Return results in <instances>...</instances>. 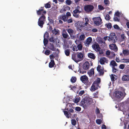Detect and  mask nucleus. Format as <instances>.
<instances>
[{"label": "nucleus", "instance_id": "obj_1", "mask_svg": "<svg viewBox=\"0 0 129 129\" xmlns=\"http://www.w3.org/2000/svg\"><path fill=\"white\" fill-rule=\"evenodd\" d=\"M92 101V98H90L87 96H85L82 100L81 102V103L83 106L87 107L91 103Z\"/></svg>", "mask_w": 129, "mask_h": 129}, {"label": "nucleus", "instance_id": "obj_2", "mask_svg": "<svg viewBox=\"0 0 129 129\" xmlns=\"http://www.w3.org/2000/svg\"><path fill=\"white\" fill-rule=\"evenodd\" d=\"M80 79L82 82L86 86H89L90 85V83L88 82V78L86 75L81 76Z\"/></svg>", "mask_w": 129, "mask_h": 129}, {"label": "nucleus", "instance_id": "obj_3", "mask_svg": "<svg viewBox=\"0 0 129 129\" xmlns=\"http://www.w3.org/2000/svg\"><path fill=\"white\" fill-rule=\"evenodd\" d=\"M92 19L94 24L96 26H99L101 24L102 20L100 17H97L93 18Z\"/></svg>", "mask_w": 129, "mask_h": 129}, {"label": "nucleus", "instance_id": "obj_4", "mask_svg": "<svg viewBox=\"0 0 129 129\" xmlns=\"http://www.w3.org/2000/svg\"><path fill=\"white\" fill-rule=\"evenodd\" d=\"M94 7L91 5H87L84 6V9L85 11L87 13L91 12L93 10Z\"/></svg>", "mask_w": 129, "mask_h": 129}, {"label": "nucleus", "instance_id": "obj_5", "mask_svg": "<svg viewBox=\"0 0 129 129\" xmlns=\"http://www.w3.org/2000/svg\"><path fill=\"white\" fill-rule=\"evenodd\" d=\"M109 38L113 43H115L117 41L116 36L114 33L110 34Z\"/></svg>", "mask_w": 129, "mask_h": 129}, {"label": "nucleus", "instance_id": "obj_6", "mask_svg": "<svg viewBox=\"0 0 129 129\" xmlns=\"http://www.w3.org/2000/svg\"><path fill=\"white\" fill-rule=\"evenodd\" d=\"M97 70L99 73L100 75H103L104 73L103 67H102L100 65H98L97 67Z\"/></svg>", "mask_w": 129, "mask_h": 129}, {"label": "nucleus", "instance_id": "obj_7", "mask_svg": "<svg viewBox=\"0 0 129 129\" xmlns=\"http://www.w3.org/2000/svg\"><path fill=\"white\" fill-rule=\"evenodd\" d=\"M92 47L93 49L96 52H98L101 49V48L99 45L97 43H95V44L92 45Z\"/></svg>", "mask_w": 129, "mask_h": 129}, {"label": "nucleus", "instance_id": "obj_8", "mask_svg": "<svg viewBox=\"0 0 129 129\" xmlns=\"http://www.w3.org/2000/svg\"><path fill=\"white\" fill-rule=\"evenodd\" d=\"M77 57L78 59V62L84 59V54L81 52H77Z\"/></svg>", "mask_w": 129, "mask_h": 129}, {"label": "nucleus", "instance_id": "obj_9", "mask_svg": "<svg viewBox=\"0 0 129 129\" xmlns=\"http://www.w3.org/2000/svg\"><path fill=\"white\" fill-rule=\"evenodd\" d=\"M77 53H75L74 52L72 54V58L76 62H78V59L77 57Z\"/></svg>", "mask_w": 129, "mask_h": 129}, {"label": "nucleus", "instance_id": "obj_10", "mask_svg": "<svg viewBox=\"0 0 129 129\" xmlns=\"http://www.w3.org/2000/svg\"><path fill=\"white\" fill-rule=\"evenodd\" d=\"M123 95V93L121 91H117L115 92V96L118 98H120Z\"/></svg>", "mask_w": 129, "mask_h": 129}, {"label": "nucleus", "instance_id": "obj_11", "mask_svg": "<svg viewBox=\"0 0 129 129\" xmlns=\"http://www.w3.org/2000/svg\"><path fill=\"white\" fill-rule=\"evenodd\" d=\"M109 47L111 49L113 50L115 52H116L118 50V48L115 44H110L109 45Z\"/></svg>", "mask_w": 129, "mask_h": 129}, {"label": "nucleus", "instance_id": "obj_12", "mask_svg": "<svg viewBox=\"0 0 129 129\" xmlns=\"http://www.w3.org/2000/svg\"><path fill=\"white\" fill-rule=\"evenodd\" d=\"M90 64L88 61H86L83 64V67L84 69L86 70L89 69Z\"/></svg>", "mask_w": 129, "mask_h": 129}, {"label": "nucleus", "instance_id": "obj_13", "mask_svg": "<svg viewBox=\"0 0 129 129\" xmlns=\"http://www.w3.org/2000/svg\"><path fill=\"white\" fill-rule=\"evenodd\" d=\"M67 17L65 15H60L58 17V19L63 20L64 22L67 21Z\"/></svg>", "mask_w": 129, "mask_h": 129}, {"label": "nucleus", "instance_id": "obj_14", "mask_svg": "<svg viewBox=\"0 0 129 129\" xmlns=\"http://www.w3.org/2000/svg\"><path fill=\"white\" fill-rule=\"evenodd\" d=\"M98 85H96L95 83H93L90 89V90L91 91H95V90L98 89L97 87L96 86H98Z\"/></svg>", "mask_w": 129, "mask_h": 129}, {"label": "nucleus", "instance_id": "obj_15", "mask_svg": "<svg viewBox=\"0 0 129 129\" xmlns=\"http://www.w3.org/2000/svg\"><path fill=\"white\" fill-rule=\"evenodd\" d=\"M92 39L91 37H89L85 41V44L87 45H89L92 41Z\"/></svg>", "mask_w": 129, "mask_h": 129}, {"label": "nucleus", "instance_id": "obj_16", "mask_svg": "<svg viewBox=\"0 0 129 129\" xmlns=\"http://www.w3.org/2000/svg\"><path fill=\"white\" fill-rule=\"evenodd\" d=\"M49 48L50 50L53 51H55V48L53 44L51 43L50 44Z\"/></svg>", "mask_w": 129, "mask_h": 129}, {"label": "nucleus", "instance_id": "obj_17", "mask_svg": "<svg viewBox=\"0 0 129 129\" xmlns=\"http://www.w3.org/2000/svg\"><path fill=\"white\" fill-rule=\"evenodd\" d=\"M88 56L89 57L93 59H94L95 58V56L94 54L92 53H88Z\"/></svg>", "mask_w": 129, "mask_h": 129}, {"label": "nucleus", "instance_id": "obj_18", "mask_svg": "<svg viewBox=\"0 0 129 129\" xmlns=\"http://www.w3.org/2000/svg\"><path fill=\"white\" fill-rule=\"evenodd\" d=\"M53 33L55 35H59L60 34L59 31L58 29H56L54 28V29L52 30Z\"/></svg>", "mask_w": 129, "mask_h": 129}, {"label": "nucleus", "instance_id": "obj_19", "mask_svg": "<svg viewBox=\"0 0 129 129\" xmlns=\"http://www.w3.org/2000/svg\"><path fill=\"white\" fill-rule=\"evenodd\" d=\"M55 64V63L54 60L53 59L49 63V67L50 68H52L54 67Z\"/></svg>", "mask_w": 129, "mask_h": 129}, {"label": "nucleus", "instance_id": "obj_20", "mask_svg": "<svg viewBox=\"0 0 129 129\" xmlns=\"http://www.w3.org/2000/svg\"><path fill=\"white\" fill-rule=\"evenodd\" d=\"M88 74L90 76H91L93 75L94 74V69L92 68L89 70L88 72Z\"/></svg>", "mask_w": 129, "mask_h": 129}, {"label": "nucleus", "instance_id": "obj_21", "mask_svg": "<svg viewBox=\"0 0 129 129\" xmlns=\"http://www.w3.org/2000/svg\"><path fill=\"white\" fill-rule=\"evenodd\" d=\"M86 70L85 69H84L83 67L79 68L78 71L80 73L84 74L86 72Z\"/></svg>", "mask_w": 129, "mask_h": 129}, {"label": "nucleus", "instance_id": "obj_22", "mask_svg": "<svg viewBox=\"0 0 129 129\" xmlns=\"http://www.w3.org/2000/svg\"><path fill=\"white\" fill-rule=\"evenodd\" d=\"M122 80L123 81H128L129 80V76L125 75L122 78Z\"/></svg>", "mask_w": 129, "mask_h": 129}, {"label": "nucleus", "instance_id": "obj_23", "mask_svg": "<svg viewBox=\"0 0 129 129\" xmlns=\"http://www.w3.org/2000/svg\"><path fill=\"white\" fill-rule=\"evenodd\" d=\"M42 14V15L39 18L38 20H39V21L41 20L43 22L45 21L46 19V17L44 15V14Z\"/></svg>", "mask_w": 129, "mask_h": 129}, {"label": "nucleus", "instance_id": "obj_24", "mask_svg": "<svg viewBox=\"0 0 129 129\" xmlns=\"http://www.w3.org/2000/svg\"><path fill=\"white\" fill-rule=\"evenodd\" d=\"M110 66H112V67H115V66H117V64L116 62L114 60H112L111 61L110 63Z\"/></svg>", "mask_w": 129, "mask_h": 129}, {"label": "nucleus", "instance_id": "obj_25", "mask_svg": "<svg viewBox=\"0 0 129 129\" xmlns=\"http://www.w3.org/2000/svg\"><path fill=\"white\" fill-rule=\"evenodd\" d=\"M38 25L41 28H42L43 27V25L44 23V22L41 20L39 21L38 20Z\"/></svg>", "mask_w": 129, "mask_h": 129}, {"label": "nucleus", "instance_id": "obj_26", "mask_svg": "<svg viewBox=\"0 0 129 129\" xmlns=\"http://www.w3.org/2000/svg\"><path fill=\"white\" fill-rule=\"evenodd\" d=\"M122 52L124 55H127L129 54V50H128L123 49Z\"/></svg>", "mask_w": 129, "mask_h": 129}, {"label": "nucleus", "instance_id": "obj_27", "mask_svg": "<svg viewBox=\"0 0 129 129\" xmlns=\"http://www.w3.org/2000/svg\"><path fill=\"white\" fill-rule=\"evenodd\" d=\"M70 49H67L65 50L64 52L65 54L67 56H69L70 55Z\"/></svg>", "mask_w": 129, "mask_h": 129}, {"label": "nucleus", "instance_id": "obj_28", "mask_svg": "<svg viewBox=\"0 0 129 129\" xmlns=\"http://www.w3.org/2000/svg\"><path fill=\"white\" fill-rule=\"evenodd\" d=\"M100 82L101 79L100 78H98L96 80L94 81L93 83H95L96 85H97L98 86L99 85V84L100 83Z\"/></svg>", "mask_w": 129, "mask_h": 129}, {"label": "nucleus", "instance_id": "obj_29", "mask_svg": "<svg viewBox=\"0 0 129 129\" xmlns=\"http://www.w3.org/2000/svg\"><path fill=\"white\" fill-rule=\"evenodd\" d=\"M106 58L105 57H103L102 58H101L100 61V63L101 64H104L105 62V61L104 59H105Z\"/></svg>", "mask_w": 129, "mask_h": 129}, {"label": "nucleus", "instance_id": "obj_30", "mask_svg": "<svg viewBox=\"0 0 129 129\" xmlns=\"http://www.w3.org/2000/svg\"><path fill=\"white\" fill-rule=\"evenodd\" d=\"M63 112L64 115L66 116V117L68 118H69V115H71V113H69L67 111H64Z\"/></svg>", "mask_w": 129, "mask_h": 129}, {"label": "nucleus", "instance_id": "obj_31", "mask_svg": "<svg viewBox=\"0 0 129 129\" xmlns=\"http://www.w3.org/2000/svg\"><path fill=\"white\" fill-rule=\"evenodd\" d=\"M105 25L108 28V29H110L112 27V24L110 23H107Z\"/></svg>", "mask_w": 129, "mask_h": 129}, {"label": "nucleus", "instance_id": "obj_32", "mask_svg": "<svg viewBox=\"0 0 129 129\" xmlns=\"http://www.w3.org/2000/svg\"><path fill=\"white\" fill-rule=\"evenodd\" d=\"M77 79L75 77H72L71 79V81L72 83H75Z\"/></svg>", "mask_w": 129, "mask_h": 129}, {"label": "nucleus", "instance_id": "obj_33", "mask_svg": "<svg viewBox=\"0 0 129 129\" xmlns=\"http://www.w3.org/2000/svg\"><path fill=\"white\" fill-rule=\"evenodd\" d=\"M48 40L47 39L44 38L43 40V43L44 45L45 46L48 44Z\"/></svg>", "mask_w": 129, "mask_h": 129}, {"label": "nucleus", "instance_id": "obj_34", "mask_svg": "<svg viewBox=\"0 0 129 129\" xmlns=\"http://www.w3.org/2000/svg\"><path fill=\"white\" fill-rule=\"evenodd\" d=\"M42 10V9H39V10L37 11V13L38 15H42V14H43Z\"/></svg>", "mask_w": 129, "mask_h": 129}, {"label": "nucleus", "instance_id": "obj_35", "mask_svg": "<svg viewBox=\"0 0 129 129\" xmlns=\"http://www.w3.org/2000/svg\"><path fill=\"white\" fill-rule=\"evenodd\" d=\"M62 36H63V37L64 38H67L68 37L69 35L66 32H65L64 33H63L62 34Z\"/></svg>", "mask_w": 129, "mask_h": 129}, {"label": "nucleus", "instance_id": "obj_36", "mask_svg": "<svg viewBox=\"0 0 129 129\" xmlns=\"http://www.w3.org/2000/svg\"><path fill=\"white\" fill-rule=\"evenodd\" d=\"M77 47L78 50L81 51V50L82 48V46L81 44H78L77 46Z\"/></svg>", "mask_w": 129, "mask_h": 129}, {"label": "nucleus", "instance_id": "obj_37", "mask_svg": "<svg viewBox=\"0 0 129 129\" xmlns=\"http://www.w3.org/2000/svg\"><path fill=\"white\" fill-rule=\"evenodd\" d=\"M49 37V33L47 32H46L44 35V38H47V39H48Z\"/></svg>", "mask_w": 129, "mask_h": 129}, {"label": "nucleus", "instance_id": "obj_38", "mask_svg": "<svg viewBox=\"0 0 129 129\" xmlns=\"http://www.w3.org/2000/svg\"><path fill=\"white\" fill-rule=\"evenodd\" d=\"M85 38V36L84 34L81 35L79 37L80 39L81 40H84Z\"/></svg>", "mask_w": 129, "mask_h": 129}, {"label": "nucleus", "instance_id": "obj_39", "mask_svg": "<svg viewBox=\"0 0 129 129\" xmlns=\"http://www.w3.org/2000/svg\"><path fill=\"white\" fill-rule=\"evenodd\" d=\"M112 71L113 73H115L117 71H118V70L116 69L115 67H112Z\"/></svg>", "mask_w": 129, "mask_h": 129}, {"label": "nucleus", "instance_id": "obj_40", "mask_svg": "<svg viewBox=\"0 0 129 129\" xmlns=\"http://www.w3.org/2000/svg\"><path fill=\"white\" fill-rule=\"evenodd\" d=\"M72 124L73 125H75L76 124V121L75 119H73L71 120Z\"/></svg>", "mask_w": 129, "mask_h": 129}, {"label": "nucleus", "instance_id": "obj_41", "mask_svg": "<svg viewBox=\"0 0 129 129\" xmlns=\"http://www.w3.org/2000/svg\"><path fill=\"white\" fill-rule=\"evenodd\" d=\"M49 40L50 42H52L53 43H54L55 42L54 40V38L53 37H52L50 38L49 39Z\"/></svg>", "mask_w": 129, "mask_h": 129}, {"label": "nucleus", "instance_id": "obj_42", "mask_svg": "<svg viewBox=\"0 0 129 129\" xmlns=\"http://www.w3.org/2000/svg\"><path fill=\"white\" fill-rule=\"evenodd\" d=\"M51 6L48 3H46L45 6L46 8H49L51 7Z\"/></svg>", "mask_w": 129, "mask_h": 129}, {"label": "nucleus", "instance_id": "obj_43", "mask_svg": "<svg viewBox=\"0 0 129 129\" xmlns=\"http://www.w3.org/2000/svg\"><path fill=\"white\" fill-rule=\"evenodd\" d=\"M105 18L106 20H108L110 19V17L108 14H107L106 15Z\"/></svg>", "mask_w": 129, "mask_h": 129}, {"label": "nucleus", "instance_id": "obj_44", "mask_svg": "<svg viewBox=\"0 0 129 129\" xmlns=\"http://www.w3.org/2000/svg\"><path fill=\"white\" fill-rule=\"evenodd\" d=\"M102 122V120L100 119H97L96 121V123L98 124H101Z\"/></svg>", "mask_w": 129, "mask_h": 129}, {"label": "nucleus", "instance_id": "obj_45", "mask_svg": "<svg viewBox=\"0 0 129 129\" xmlns=\"http://www.w3.org/2000/svg\"><path fill=\"white\" fill-rule=\"evenodd\" d=\"M68 23H70L73 22V20L71 18L70 19H68V18L67 17V21Z\"/></svg>", "mask_w": 129, "mask_h": 129}, {"label": "nucleus", "instance_id": "obj_46", "mask_svg": "<svg viewBox=\"0 0 129 129\" xmlns=\"http://www.w3.org/2000/svg\"><path fill=\"white\" fill-rule=\"evenodd\" d=\"M50 50H47L45 51L44 53L46 55H48L50 54Z\"/></svg>", "mask_w": 129, "mask_h": 129}, {"label": "nucleus", "instance_id": "obj_47", "mask_svg": "<svg viewBox=\"0 0 129 129\" xmlns=\"http://www.w3.org/2000/svg\"><path fill=\"white\" fill-rule=\"evenodd\" d=\"M104 3L107 6L110 4V2L109 0H104Z\"/></svg>", "mask_w": 129, "mask_h": 129}, {"label": "nucleus", "instance_id": "obj_48", "mask_svg": "<svg viewBox=\"0 0 129 129\" xmlns=\"http://www.w3.org/2000/svg\"><path fill=\"white\" fill-rule=\"evenodd\" d=\"M79 23V22H78L75 23V25L77 27L80 28L82 26V25H80Z\"/></svg>", "mask_w": 129, "mask_h": 129}, {"label": "nucleus", "instance_id": "obj_49", "mask_svg": "<svg viewBox=\"0 0 129 129\" xmlns=\"http://www.w3.org/2000/svg\"><path fill=\"white\" fill-rule=\"evenodd\" d=\"M66 3L68 5H70L72 4V1L70 0H67L66 1Z\"/></svg>", "mask_w": 129, "mask_h": 129}, {"label": "nucleus", "instance_id": "obj_50", "mask_svg": "<svg viewBox=\"0 0 129 129\" xmlns=\"http://www.w3.org/2000/svg\"><path fill=\"white\" fill-rule=\"evenodd\" d=\"M80 99L79 98H77L75 99L74 100V102L75 103H78Z\"/></svg>", "mask_w": 129, "mask_h": 129}, {"label": "nucleus", "instance_id": "obj_51", "mask_svg": "<svg viewBox=\"0 0 129 129\" xmlns=\"http://www.w3.org/2000/svg\"><path fill=\"white\" fill-rule=\"evenodd\" d=\"M113 27L114 28L117 29H120L119 27L118 26L117 24H115L113 26Z\"/></svg>", "mask_w": 129, "mask_h": 129}, {"label": "nucleus", "instance_id": "obj_52", "mask_svg": "<svg viewBox=\"0 0 129 129\" xmlns=\"http://www.w3.org/2000/svg\"><path fill=\"white\" fill-rule=\"evenodd\" d=\"M125 67V65L124 64H120L119 66V68L120 69H123Z\"/></svg>", "mask_w": 129, "mask_h": 129}, {"label": "nucleus", "instance_id": "obj_53", "mask_svg": "<svg viewBox=\"0 0 129 129\" xmlns=\"http://www.w3.org/2000/svg\"><path fill=\"white\" fill-rule=\"evenodd\" d=\"M74 13H80L81 12V11H80L79 10H77L76 9L75 10L73 11Z\"/></svg>", "mask_w": 129, "mask_h": 129}, {"label": "nucleus", "instance_id": "obj_54", "mask_svg": "<svg viewBox=\"0 0 129 129\" xmlns=\"http://www.w3.org/2000/svg\"><path fill=\"white\" fill-rule=\"evenodd\" d=\"M123 60L124 61H123L122 62H129V59H126L123 58L122 60Z\"/></svg>", "mask_w": 129, "mask_h": 129}, {"label": "nucleus", "instance_id": "obj_55", "mask_svg": "<svg viewBox=\"0 0 129 129\" xmlns=\"http://www.w3.org/2000/svg\"><path fill=\"white\" fill-rule=\"evenodd\" d=\"M75 110L77 111H80L81 110V108L79 107H75Z\"/></svg>", "mask_w": 129, "mask_h": 129}, {"label": "nucleus", "instance_id": "obj_56", "mask_svg": "<svg viewBox=\"0 0 129 129\" xmlns=\"http://www.w3.org/2000/svg\"><path fill=\"white\" fill-rule=\"evenodd\" d=\"M115 75H113V74H111V81H114L115 79Z\"/></svg>", "mask_w": 129, "mask_h": 129}, {"label": "nucleus", "instance_id": "obj_57", "mask_svg": "<svg viewBox=\"0 0 129 129\" xmlns=\"http://www.w3.org/2000/svg\"><path fill=\"white\" fill-rule=\"evenodd\" d=\"M99 9L100 10H102L104 9V8L101 5H99Z\"/></svg>", "mask_w": 129, "mask_h": 129}, {"label": "nucleus", "instance_id": "obj_58", "mask_svg": "<svg viewBox=\"0 0 129 129\" xmlns=\"http://www.w3.org/2000/svg\"><path fill=\"white\" fill-rule=\"evenodd\" d=\"M68 32L69 34H71L73 32V30L71 29H69L68 30Z\"/></svg>", "mask_w": 129, "mask_h": 129}, {"label": "nucleus", "instance_id": "obj_59", "mask_svg": "<svg viewBox=\"0 0 129 129\" xmlns=\"http://www.w3.org/2000/svg\"><path fill=\"white\" fill-rule=\"evenodd\" d=\"M113 19L114 21H119V19L117 17H114L113 18Z\"/></svg>", "mask_w": 129, "mask_h": 129}, {"label": "nucleus", "instance_id": "obj_60", "mask_svg": "<svg viewBox=\"0 0 129 129\" xmlns=\"http://www.w3.org/2000/svg\"><path fill=\"white\" fill-rule=\"evenodd\" d=\"M73 16L76 18H78L79 17V14H77V13H74Z\"/></svg>", "mask_w": 129, "mask_h": 129}, {"label": "nucleus", "instance_id": "obj_61", "mask_svg": "<svg viewBox=\"0 0 129 129\" xmlns=\"http://www.w3.org/2000/svg\"><path fill=\"white\" fill-rule=\"evenodd\" d=\"M85 92L84 91V90H83L80 91L79 93V94L80 96H81Z\"/></svg>", "mask_w": 129, "mask_h": 129}, {"label": "nucleus", "instance_id": "obj_62", "mask_svg": "<svg viewBox=\"0 0 129 129\" xmlns=\"http://www.w3.org/2000/svg\"><path fill=\"white\" fill-rule=\"evenodd\" d=\"M42 9V11H43V14H46V11L44 10V7H41V9Z\"/></svg>", "mask_w": 129, "mask_h": 129}, {"label": "nucleus", "instance_id": "obj_63", "mask_svg": "<svg viewBox=\"0 0 129 129\" xmlns=\"http://www.w3.org/2000/svg\"><path fill=\"white\" fill-rule=\"evenodd\" d=\"M95 112L96 114H98L100 113V111L99 109L97 108L96 109V110L95 111Z\"/></svg>", "mask_w": 129, "mask_h": 129}, {"label": "nucleus", "instance_id": "obj_64", "mask_svg": "<svg viewBox=\"0 0 129 129\" xmlns=\"http://www.w3.org/2000/svg\"><path fill=\"white\" fill-rule=\"evenodd\" d=\"M115 15L119 17L120 16V13L119 12L117 11L116 12L115 14Z\"/></svg>", "mask_w": 129, "mask_h": 129}]
</instances>
